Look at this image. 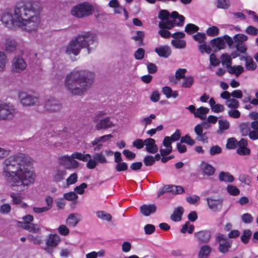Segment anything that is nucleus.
<instances>
[{"mask_svg": "<svg viewBox=\"0 0 258 258\" xmlns=\"http://www.w3.org/2000/svg\"><path fill=\"white\" fill-rule=\"evenodd\" d=\"M60 242V238L56 234H50L45 241V247L44 250L51 255L52 254L54 249L56 248Z\"/></svg>", "mask_w": 258, "mask_h": 258, "instance_id": "ddd939ff", "label": "nucleus"}, {"mask_svg": "<svg viewBox=\"0 0 258 258\" xmlns=\"http://www.w3.org/2000/svg\"><path fill=\"white\" fill-rule=\"evenodd\" d=\"M29 158L23 154L4 161L3 175L13 190L22 192L34 183L35 175L29 167Z\"/></svg>", "mask_w": 258, "mask_h": 258, "instance_id": "f03ea898", "label": "nucleus"}, {"mask_svg": "<svg viewBox=\"0 0 258 258\" xmlns=\"http://www.w3.org/2000/svg\"><path fill=\"white\" fill-rule=\"evenodd\" d=\"M221 62L223 65H225L228 70H230V68L232 67L231 57L226 53L223 54L221 57Z\"/></svg>", "mask_w": 258, "mask_h": 258, "instance_id": "c756f323", "label": "nucleus"}, {"mask_svg": "<svg viewBox=\"0 0 258 258\" xmlns=\"http://www.w3.org/2000/svg\"><path fill=\"white\" fill-rule=\"evenodd\" d=\"M94 10L93 7L88 2L77 4L71 10L72 16L77 18H82L92 14Z\"/></svg>", "mask_w": 258, "mask_h": 258, "instance_id": "6e6552de", "label": "nucleus"}, {"mask_svg": "<svg viewBox=\"0 0 258 258\" xmlns=\"http://www.w3.org/2000/svg\"><path fill=\"white\" fill-rule=\"evenodd\" d=\"M146 151L150 153H156L158 150L157 146L155 144V141L152 138H148L145 140Z\"/></svg>", "mask_w": 258, "mask_h": 258, "instance_id": "412c9836", "label": "nucleus"}, {"mask_svg": "<svg viewBox=\"0 0 258 258\" xmlns=\"http://www.w3.org/2000/svg\"><path fill=\"white\" fill-rule=\"evenodd\" d=\"M180 142L181 143H186L190 146L194 145L196 143L195 141L192 139L188 135L181 137L180 139Z\"/></svg>", "mask_w": 258, "mask_h": 258, "instance_id": "603ef678", "label": "nucleus"}, {"mask_svg": "<svg viewBox=\"0 0 258 258\" xmlns=\"http://www.w3.org/2000/svg\"><path fill=\"white\" fill-rule=\"evenodd\" d=\"M95 78V73L90 70H74L67 75L64 86L72 95L82 96L92 87Z\"/></svg>", "mask_w": 258, "mask_h": 258, "instance_id": "7ed1b4c3", "label": "nucleus"}, {"mask_svg": "<svg viewBox=\"0 0 258 258\" xmlns=\"http://www.w3.org/2000/svg\"><path fill=\"white\" fill-rule=\"evenodd\" d=\"M79 214L76 213L70 214L66 219V224L70 227H75L80 221L77 216Z\"/></svg>", "mask_w": 258, "mask_h": 258, "instance_id": "b1692460", "label": "nucleus"}, {"mask_svg": "<svg viewBox=\"0 0 258 258\" xmlns=\"http://www.w3.org/2000/svg\"><path fill=\"white\" fill-rule=\"evenodd\" d=\"M211 251V248L209 245L202 246L199 251V258H207Z\"/></svg>", "mask_w": 258, "mask_h": 258, "instance_id": "c85d7f7f", "label": "nucleus"}, {"mask_svg": "<svg viewBox=\"0 0 258 258\" xmlns=\"http://www.w3.org/2000/svg\"><path fill=\"white\" fill-rule=\"evenodd\" d=\"M182 83L181 86L183 88H190L194 83V78L192 76L185 77Z\"/></svg>", "mask_w": 258, "mask_h": 258, "instance_id": "4c0bfd02", "label": "nucleus"}, {"mask_svg": "<svg viewBox=\"0 0 258 258\" xmlns=\"http://www.w3.org/2000/svg\"><path fill=\"white\" fill-rule=\"evenodd\" d=\"M5 50L8 53H13L16 50L17 42L13 38H7L5 42Z\"/></svg>", "mask_w": 258, "mask_h": 258, "instance_id": "aec40b11", "label": "nucleus"}, {"mask_svg": "<svg viewBox=\"0 0 258 258\" xmlns=\"http://www.w3.org/2000/svg\"><path fill=\"white\" fill-rule=\"evenodd\" d=\"M199 28L193 24H188L185 27V31L188 34H191L197 32Z\"/></svg>", "mask_w": 258, "mask_h": 258, "instance_id": "ea45409f", "label": "nucleus"}, {"mask_svg": "<svg viewBox=\"0 0 258 258\" xmlns=\"http://www.w3.org/2000/svg\"><path fill=\"white\" fill-rule=\"evenodd\" d=\"M145 34L143 31H138L136 32V35L133 36L132 39L136 41H140V44H142L143 43V40L144 38Z\"/></svg>", "mask_w": 258, "mask_h": 258, "instance_id": "6e6d98bb", "label": "nucleus"}, {"mask_svg": "<svg viewBox=\"0 0 258 258\" xmlns=\"http://www.w3.org/2000/svg\"><path fill=\"white\" fill-rule=\"evenodd\" d=\"M252 234L251 231L249 229L244 230L241 236V240L244 243H247Z\"/></svg>", "mask_w": 258, "mask_h": 258, "instance_id": "a19ab883", "label": "nucleus"}, {"mask_svg": "<svg viewBox=\"0 0 258 258\" xmlns=\"http://www.w3.org/2000/svg\"><path fill=\"white\" fill-rule=\"evenodd\" d=\"M194 40L198 41L199 43H204L205 42L206 36L205 33H198L193 36Z\"/></svg>", "mask_w": 258, "mask_h": 258, "instance_id": "de8ad7c7", "label": "nucleus"}, {"mask_svg": "<svg viewBox=\"0 0 258 258\" xmlns=\"http://www.w3.org/2000/svg\"><path fill=\"white\" fill-rule=\"evenodd\" d=\"M144 163L146 166H152L155 163V159L152 156H147L144 159Z\"/></svg>", "mask_w": 258, "mask_h": 258, "instance_id": "0e129e2a", "label": "nucleus"}, {"mask_svg": "<svg viewBox=\"0 0 258 258\" xmlns=\"http://www.w3.org/2000/svg\"><path fill=\"white\" fill-rule=\"evenodd\" d=\"M245 67L247 70L253 71L256 69V64L252 58H245Z\"/></svg>", "mask_w": 258, "mask_h": 258, "instance_id": "c03bdc74", "label": "nucleus"}, {"mask_svg": "<svg viewBox=\"0 0 258 258\" xmlns=\"http://www.w3.org/2000/svg\"><path fill=\"white\" fill-rule=\"evenodd\" d=\"M113 136L111 135H104L103 136L96 138L94 141H92L91 144L92 146H95V144L98 143H102L108 141L110 138H112Z\"/></svg>", "mask_w": 258, "mask_h": 258, "instance_id": "c9c22d12", "label": "nucleus"}, {"mask_svg": "<svg viewBox=\"0 0 258 258\" xmlns=\"http://www.w3.org/2000/svg\"><path fill=\"white\" fill-rule=\"evenodd\" d=\"M228 113L230 117L234 118H238L240 116V112L235 109H231L229 110Z\"/></svg>", "mask_w": 258, "mask_h": 258, "instance_id": "69168bd1", "label": "nucleus"}, {"mask_svg": "<svg viewBox=\"0 0 258 258\" xmlns=\"http://www.w3.org/2000/svg\"><path fill=\"white\" fill-rule=\"evenodd\" d=\"M78 196L73 191L66 193L63 195V198L68 201H73L78 198Z\"/></svg>", "mask_w": 258, "mask_h": 258, "instance_id": "680f3d73", "label": "nucleus"}, {"mask_svg": "<svg viewBox=\"0 0 258 258\" xmlns=\"http://www.w3.org/2000/svg\"><path fill=\"white\" fill-rule=\"evenodd\" d=\"M97 216L98 218L102 220L110 221L112 217L110 214L106 213L103 211H99L97 212Z\"/></svg>", "mask_w": 258, "mask_h": 258, "instance_id": "49530a36", "label": "nucleus"}, {"mask_svg": "<svg viewBox=\"0 0 258 258\" xmlns=\"http://www.w3.org/2000/svg\"><path fill=\"white\" fill-rule=\"evenodd\" d=\"M155 118V115L154 114H151L149 116L143 118L141 120V122L145 126H147L148 124H151L152 122V119H154Z\"/></svg>", "mask_w": 258, "mask_h": 258, "instance_id": "5fc2aeb1", "label": "nucleus"}, {"mask_svg": "<svg viewBox=\"0 0 258 258\" xmlns=\"http://www.w3.org/2000/svg\"><path fill=\"white\" fill-rule=\"evenodd\" d=\"M67 173L66 169L58 167L53 172V179L55 182H60L65 178Z\"/></svg>", "mask_w": 258, "mask_h": 258, "instance_id": "a211bd4d", "label": "nucleus"}, {"mask_svg": "<svg viewBox=\"0 0 258 258\" xmlns=\"http://www.w3.org/2000/svg\"><path fill=\"white\" fill-rule=\"evenodd\" d=\"M194 235L197 241L200 243H208L211 238V233L209 230H202L196 232Z\"/></svg>", "mask_w": 258, "mask_h": 258, "instance_id": "f3484780", "label": "nucleus"}, {"mask_svg": "<svg viewBox=\"0 0 258 258\" xmlns=\"http://www.w3.org/2000/svg\"><path fill=\"white\" fill-rule=\"evenodd\" d=\"M163 93L166 96L167 98L173 97L176 98L178 96V93L177 91H174L172 90L171 88L169 87H164L162 88Z\"/></svg>", "mask_w": 258, "mask_h": 258, "instance_id": "2f4dec72", "label": "nucleus"}, {"mask_svg": "<svg viewBox=\"0 0 258 258\" xmlns=\"http://www.w3.org/2000/svg\"><path fill=\"white\" fill-rule=\"evenodd\" d=\"M244 68L241 66H232L230 68V70L228 72L231 74H234L236 76L238 77L240 74L243 73Z\"/></svg>", "mask_w": 258, "mask_h": 258, "instance_id": "f704fd0d", "label": "nucleus"}, {"mask_svg": "<svg viewBox=\"0 0 258 258\" xmlns=\"http://www.w3.org/2000/svg\"><path fill=\"white\" fill-rule=\"evenodd\" d=\"M27 64L24 59L19 56H15L11 61V72L13 74H20L27 68Z\"/></svg>", "mask_w": 258, "mask_h": 258, "instance_id": "9b49d317", "label": "nucleus"}, {"mask_svg": "<svg viewBox=\"0 0 258 258\" xmlns=\"http://www.w3.org/2000/svg\"><path fill=\"white\" fill-rule=\"evenodd\" d=\"M210 43L213 48L218 50L223 49L225 47L224 40L221 37H218L211 40Z\"/></svg>", "mask_w": 258, "mask_h": 258, "instance_id": "393cba45", "label": "nucleus"}, {"mask_svg": "<svg viewBox=\"0 0 258 258\" xmlns=\"http://www.w3.org/2000/svg\"><path fill=\"white\" fill-rule=\"evenodd\" d=\"M247 39V37L242 34H238L234 36V41L235 44L237 43L243 44V42L246 41Z\"/></svg>", "mask_w": 258, "mask_h": 258, "instance_id": "37998d69", "label": "nucleus"}, {"mask_svg": "<svg viewBox=\"0 0 258 258\" xmlns=\"http://www.w3.org/2000/svg\"><path fill=\"white\" fill-rule=\"evenodd\" d=\"M17 112V109L11 103L0 101V121L11 120Z\"/></svg>", "mask_w": 258, "mask_h": 258, "instance_id": "1a4fd4ad", "label": "nucleus"}, {"mask_svg": "<svg viewBox=\"0 0 258 258\" xmlns=\"http://www.w3.org/2000/svg\"><path fill=\"white\" fill-rule=\"evenodd\" d=\"M98 42L97 36L90 32H85L73 38L66 46L65 53L69 55H78L83 48H86L89 54L94 50Z\"/></svg>", "mask_w": 258, "mask_h": 258, "instance_id": "20e7f679", "label": "nucleus"}, {"mask_svg": "<svg viewBox=\"0 0 258 258\" xmlns=\"http://www.w3.org/2000/svg\"><path fill=\"white\" fill-rule=\"evenodd\" d=\"M145 55V50L141 48H138L134 53V56L136 59L141 60Z\"/></svg>", "mask_w": 258, "mask_h": 258, "instance_id": "052dcab7", "label": "nucleus"}, {"mask_svg": "<svg viewBox=\"0 0 258 258\" xmlns=\"http://www.w3.org/2000/svg\"><path fill=\"white\" fill-rule=\"evenodd\" d=\"M158 18L161 20L159 23V27L161 29L158 33L163 38H168L171 36L170 32L165 29L170 30L175 26H181L183 25L184 17L173 11L171 14L166 10L160 11Z\"/></svg>", "mask_w": 258, "mask_h": 258, "instance_id": "39448f33", "label": "nucleus"}, {"mask_svg": "<svg viewBox=\"0 0 258 258\" xmlns=\"http://www.w3.org/2000/svg\"><path fill=\"white\" fill-rule=\"evenodd\" d=\"M208 207L214 212L221 210L223 207V199L222 198H215L209 197L207 199Z\"/></svg>", "mask_w": 258, "mask_h": 258, "instance_id": "dca6fc26", "label": "nucleus"}, {"mask_svg": "<svg viewBox=\"0 0 258 258\" xmlns=\"http://www.w3.org/2000/svg\"><path fill=\"white\" fill-rule=\"evenodd\" d=\"M87 184L86 183H82L80 185L76 186L74 190L78 194L81 195L84 192V189L87 188Z\"/></svg>", "mask_w": 258, "mask_h": 258, "instance_id": "e2e57ef3", "label": "nucleus"}, {"mask_svg": "<svg viewBox=\"0 0 258 258\" xmlns=\"http://www.w3.org/2000/svg\"><path fill=\"white\" fill-rule=\"evenodd\" d=\"M57 230L59 233L62 236H67L70 233L69 228L65 225H60Z\"/></svg>", "mask_w": 258, "mask_h": 258, "instance_id": "4d7b16f0", "label": "nucleus"}, {"mask_svg": "<svg viewBox=\"0 0 258 258\" xmlns=\"http://www.w3.org/2000/svg\"><path fill=\"white\" fill-rule=\"evenodd\" d=\"M219 32V29L216 26L211 27L209 28L206 31L207 35L210 36H214L215 35H218Z\"/></svg>", "mask_w": 258, "mask_h": 258, "instance_id": "3c124183", "label": "nucleus"}, {"mask_svg": "<svg viewBox=\"0 0 258 258\" xmlns=\"http://www.w3.org/2000/svg\"><path fill=\"white\" fill-rule=\"evenodd\" d=\"M219 179L222 181L232 182L234 181V177L228 172H221L219 174Z\"/></svg>", "mask_w": 258, "mask_h": 258, "instance_id": "7c9ffc66", "label": "nucleus"}, {"mask_svg": "<svg viewBox=\"0 0 258 258\" xmlns=\"http://www.w3.org/2000/svg\"><path fill=\"white\" fill-rule=\"evenodd\" d=\"M183 208L182 207H178L176 208L170 216L171 219L173 221H179L181 219L183 213Z\"/></svg>", "mask_w": 258, "mask_h": 258, "instance_id": "a878e982", "label": "nucleus"}, {"mask_svg": "<svg viewBox=\"0 0 258 258\" xmlns=\"http://www.w3.org/2000/svg\"><path fill=\"white\" fill-rule=\"evenodd\" d=\"M44 110L49 113H56L62 108V105L57 99L50 97L46 99L43 103Z\"/></svg>", "mask_w": 258, "mask_h": 258, "instance_id": "9d476101", "label": "nucleus"}, {"mask_svg": "<svg viewBox=\"0 0 258 258\" xmlns=\"http://www.w3.org/2000/svg\"><path fill=\"white\" fill-rule=\"evenodd\" d=\"M194 229V226L191 225L189 222H186L185 224L182 226V228L181 229V232L182 233H186L188 231V233H191Z\"/></svg>", "mask_w": 258, "mask_h": 258, "instance_id": "a18cd8bd", "label": "nucleus"}, {"mask_svg": "<svg viewBox=\"0 0 258 258\" xmlns=\"http://www.w3.org/2000/svg\"><path fill=\"white\" fill-rule=\"evenodd\" d=\"M200 168L203 173L208 176L213 175L215 172V169L214 167L204 161L201 162Z\"/></svg>", "mask_w": 258, "mask_h": 258, "instance_id": "6ab92c4d", "label": "nucleus"}, {"mask_svg": "<svg viewBox=\"0 0 258 258\" xmlns=\"http://www.w3.org/2000/svg\"><path fill=\"white\" fill-rule=\"evenodd\" d=\"M7 55L3 51H0V72H4L8 62Z\"/></svg>", "mask_w": 258, "mask_h": 258, "instance_id": "72a5a7b5", "label": "nucleus"}, {"mask_svg": "<svg viewBox=\"0 0 258 258\" xmlns=\"http://www.w3.org/2000/svg\"><path fill=\"white\" fill-rule=\"evenodd\" d=\"M19 98L21 104L24 106H32L38 105L40 100L38 97L21 92L19 93Z\"/></svg>", "mask_w": 258, "mask_h": 258, "instance_id": "f8f14e48", "label": "nucleus"}, {"mask_svg": "<svg viewBox=\"0 0 258 258\" xmlns=\"http://www.w3.org/2000/svg\"><path fill=\"white\" fill-rule=\"evenodd\" d=\"M227 191L228 193L232 196H237L239 194V189L235 186L229 185L227 186Z\"/></svg>", "mask_w": 258, "mask_h": 258, "instance_id": "8fccbe9b", "label": "nucleus"}, {"mask_svg": "<svg viewBox=\"0 0 258 258\" xmlns=\"http://www.w3.org/2000/svg\"><path fill=\"white\" fill-rule=\"evenodd\" d=\"M216 240L219 246L218 250L222 253H227L232 246V242L224 235L218 233L216 236Z\"/></svg>", "mask_w": 258, "mask_h": 258, "instance_id": "4468645a", "label": "nucleus"}, {"mask_svg": "<svg viewBox=\"0 0 258 258\" xmlns=\"http://www.w3.org/2000/svg\"><path fill=\"white\" fill-rule=\"evenodd\" d=\"M242 221L245 223H250L253 221L251 215L248 213H245L241 216Z\"/></svg>", "mask_w": 258, "mask_h": 258, "instance_id": "774afa93", "label": "nucleus"}, {"mask_svg": "<svg viewBox=\"0 0 258 258\" xmlns=\"http://www.w3.org/2000/svg\"><path fill=\"white\" fill-rule=\"evenodd\" d=\"M218 123L219 126L217 133L219 134H221L223 131L226 130L229 127V122L226 119L219 120Z\"/></svg>", "mask_w": 258, "mask_h": 258, "instance_id": "473e14b6", "label": "nucleus"}, {"mask_svg": "<svg viewBox=\"0 0 258 258\" xmlns=\"http://www.w3.org/2000/svg\"><path fill=\"white\" fill-rule=\"evenodd\" d=\"M237 153L241 155H248L250 153V150L245 147H239L237 149Z\"/></svg>", "mask_w": 258, "mask_h": 258, "instance_id": "338daca9", "label": "nucleus"}, {"mask_svg": "<svg viewBox=\"0 0 258 258\" xmlns=\"http://www.w3.org/2000/svg\"><path fill=\"white\" fill-rule=\"evenodd\" d=\"M83 162H87L86 167L90 169L95 168L98 163L106 164L107 160L102 152L94 154L92 156L89 154L83 153Z\"/></svg>", "mask_w": 258, "mask_h": 258, "instance_id": "0eeeda50", "label": "nucleus"}, {"mask_svg": "<svg viewBox=\"0 0 258 258\" xmlns=\"http://www.w3.org/2000/svg\"><path fill=\"white\" fill-rule=\"evenodd\" d=\"M155 51L159 56L164 58H167L171 53V50L167 45H162L156 47L155 49Z\"/></svg>", "mask_w": 258, "mask_h": 258, "instance_id": "4be33fe9", "label": "nucleus"}, {"mask_svg": "<svg viewBox=\"0 0 258 258\" xmlns=\"http://www.w3.org/2000/svg\"><path fill=\"white\" fill-rule=\"evenodd\" d=\"M75 159L83 161V153L75 152L71 156H62L58 158V162L60 165L64 166L66 169H76L79 167L80 163Z\"/></svg>", "mask_w": 258, "mask_h": 258, "instance_id": "423d86ee", "label": "nucleus"}, {"mask_svg": "<svg viewBox=\"0 0 258 258\" xmlns=\"http://www.w3.org/2000/svg\"><path fill=\"white\" fill-rule=\"evenodd\" d=\"M230 6V3L228 0H218L217 8L220 9H227Z\"/></svg>", "mask_w": 258, "mask_h": 258, "instance_id": "864d4df0", "label": "nucleus"}, {"mask_svg": "<svg viewBox=\"0 0 258 258\" xmlns=\"http://www.w3.org/2000/svg\"><path fill=\"white\" fill-rule=\"evenodd\" d=\"M42 9L39 1H27L18 4L14 10V16L9 12H5L2 15V21L10 29L18 27L28 32H35L40 24Z\"/></svg>", "mask_w": 258, "mask_h": 258, "instance_id": "f257e3e1", "label": "nucleus"}, {"mask_svg": "<svg viewBox=\"0 0 258 258\" xmlns=\"http://www.w3.org/2000/svg\"><path fill=\"white\" fill-rule=\"evenodd\" d=\"M12 199L13 203L15 205H18L21 203L22 201L21 196L20 194L15 192H11L10 195Z\"/></svg>", "mask_w": 258, "mask_h": 258, "instance_id": "09e8293b", "label": "nucleus"}, {"mask_svg": "<svg viewBox=\"0 0 258 258\" xmlns=\"http://www.w3.org/2000/svg\"><path fill=\"white\" fill-rule=\"evenodd\" d=\"M156 206L154 204L144 205L140 207L141 213L145 216H149L151 213H155L156 210Z\"/></svg>", "mask_w": 258, "mask_h": 258, "instance_id": "5701e85b", "label": "nucleus"}, {"mask_svg": "<svg viewBox=\"0 0 258 258\" xmlns=\"http://www.w3.org/2000/svg\"><path fill=\"white\" fill-rule=\"evenodd\" d=\"M226 104L231 109H236L239 107L238 101L233 98H230L229 100H227Z\"/></svg>", "mask_w": 258, "mask_h": 258, "instance_id": "58836bf2", "label": "nucleus"}, {"mask_svg": "<svg viewBox=\"0 0 258 258\" xmlns=\"http://www.w3.org/2000/svg\"><path fill=\"white\" fill-rule=\"evenodd\" d=\"M78 179V175L76 173L71 174L66 180L67 186L68 187L71 184L77 182Z\"/></svg>", "mask_w": 258, "mask_h": 258, "instance_id": "79ce46f5", "label": "nucleus"}, {"mask_svg": "<svg viewBox=\"0 0 258 258\" xmlns=\"http://www.w3.org/2000/svg\"><path fill=\"white\" fill-rule=\"evenodd\" d=\"M186 72V70L185 69H178L175 72V78L177 80H179L181 79L184 78L185 76V74Z\"/></svg>", "mask_w": 258, "mask_h": 258, "instance_id": "bf43d9fd", "label": "nucleus"}, {"mask_svg": "<svg viewBox=\"0 0 258 258\" xmlns=\"http://www.w3.org/2000/svg\"><path fill=\"white\" fill-rule=\"evenodd\" d=\"M103 113H99L95 118V121L97 122L95 128L98 130H105L114 126V124L110 120L109 117H105L99 120V117L103 116Z\"/></svg>", "mask_w": 258, "mask_h": 258, "instance_id": "2eb2a0df", "label": "nucleus"}, {"mask_svg": "<svg viewBox=\"0 0 258 258\" xmlns=\"http://www.w3.org/2000/svg\"><path fill=\"white\" fill-rule=\"evenodd\" d=\"M171 44L176 48L182 49L185 48L186 41L184 40L175 39L171 41Z\"/></svg>", "mask_w": 258, "mask_h": 258, "instance_id": "e433bc0d", "label": "nucleus"}, {"mask_svg": "<svg viewBox=\"0 0 258 258\" xmlns=\"http://www.w3.org/2000/svg\"><path fill=\"white\" fill-rule=\"evenodd\" d=\"M22 228L32 233H37L40 231L39 226L34 223H23Z\"/></svg>", "mask_w": 258, "mask_h": 258, "instance_id": "bb28decb", "label": "nucleus"}, {"mask_svg": "<svg viewBox=\"0 0 258 258\" xmlns=\"http://www.w3.org/2000/svg\"><path fill=\"white\" fill-rule=\"evenodd\" d=\"M115 168L117 172H121L126 170L128 166L126 163L122 162L116 163Z\"/></svg>", "mask_w": 258, "mask_h": 258, "instance_id": "13d9d810", "label": "nucleus"}, {"mask_svg": "<svg viewBox=\"0 0 258 258\" xmlns=\"http://www.w3.org/2000/svg\"><path fill=\"white\" fill-rule=\"evenodd\" d=\"M209 109L207 107H200L196 110L195 113V117L200 118L201 119H205L206 114L209 112Z\"/></svg>", "mask_w": 258, "mask_h": 258, "instance_id": "cd10ccee", "label": "nucleus"}]
</instances>
